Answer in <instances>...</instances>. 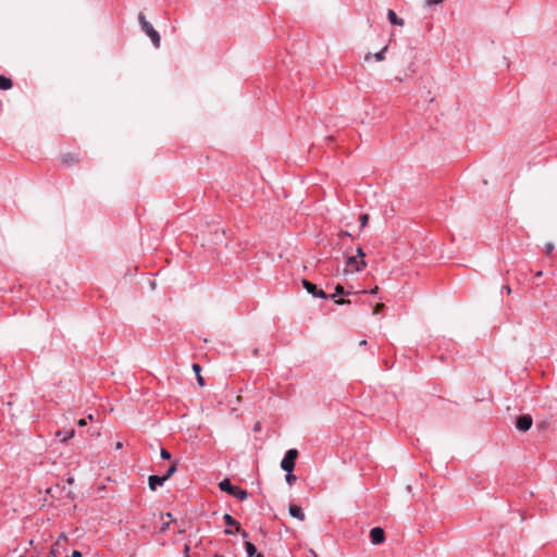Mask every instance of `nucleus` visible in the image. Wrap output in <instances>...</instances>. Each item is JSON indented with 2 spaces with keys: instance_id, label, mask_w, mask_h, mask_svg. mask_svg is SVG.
<instances>
[{
  "instance_id": "nucleus-1",
  "label": "nucleus",
  "mask_w": 557,
  "mask_h": 557,
  "mask_svg": "<svg viewBox=\"0 0 557 557\" xmlns=\"http://www.w3.org/2000/svg\"><path fill=\"white\" fill-rule=\"evenodd\" d=\"M138 21L140 23L143 32L150 38L152 45L156 48L160 47L161 38L159 33L153 28V26L146 20L143 13L139 14Z\"/></svg>"
},
{
  "instance_id": "nucleus-2",
  "label": "nucleus",
  "mask_w": 557,
  "mask_h": 557,
  "mask_svg": "<svg viewBox=\"0 0 557 557\" xmlns=\"http://www.w3.org/2000/svg\"><path fill=\"white\" fill-rule=\"evenodd\" d=\"M219 487L221 491L233 495L234 497L244 500L248 498V493L245 490L239 488L236 485H233L228 479H224L219 483Z\"/></svg>"
},
{
  "instance_id": "nucleus-3",
  "label": "nucleus",
  "mask_w": 557,
  "mask_h": 557,
  "mask_svg": "<svg viewBox=\"0 0 557 557\" xmlns=\"http://www.w3.org/2000/svg\"><path fill=\"white\" fill-rule=\"evenodd\" d=\"M298 451L297 449H288L281 461V468L286 472H293L295 468V461L297 459Z\"/></svg>"
},
{
  "instance_id": "nucleus-4",
  "label": "nucleus",
  "mask_w": 557,
  "mask_h": 557,
  "mask_svg": "<svg viewBox=\"0 0 557 557\" xmlns=\"http://www.w3.org/2000/svg\"><path fill=\"white\" fill-rule=\"evenodd\" d=\"M367 263L364 259H358V257L350 256L346 261V272H359L366 268Z\"/></svg>"
},
{
  "instance_id": "nucleus-5",
  "label": "nucleus",
  "mask_w": 557,
  "mask_h": 557,
  "mask_svg": "<svg viewBox=\"0 0 557 557\" xmlns=\"http://www.w3.org/2000/svg\"><path fill=\"white\" fill-rule=\"evenodd\" d=\"M223 519L226 523V525L228 527L227 529H225V533L226 534H234V531L232 529H230L231 527H235L236 528V531L237 532H240V535L244 537V539H247L248 537V533L246 531H242L240 530V525L239 523L230 515V513H225L223 516Z\"/></svg>"
},
{
  "instance_id": "nucleus-6",
  "label": "nucleus",
  "mask_w": 557,
  "mask_h": 557,
  "mask_svg": "<svg viewBox=\"0 0 557 557\" xmlns=\"http://www.w3.org/2000/svg\"><path fill=\"white\" fill-rule=\"evenodd\" d=\"M302 285L304 287L307 289V292L309 294H311L313 297H318V298H323V299H326L329 296L325 294L324 290L322 289H319L317 287V285H314L313 283L307 281V280H304L302 281Z\"/></svg>"
},
{
  "instance_id": "nucleus-7",
  "label": "nucleus",
  "mask_w": 557,
  "mask_h": 557,
  "mask_svg": "<svg viewBox=\"0 0 557 557\" xmlns=\"http://www.w3.org/2000/svg\"><path fill=\"white\" fill-rule=\"evenodd\" d=\"M370 540L373 545H379L384 542L385 533L380 527H374L370 531Z\"/></svg>"
},
{
  "instance_id": "nucleus-8",
  "label": "nucleus",
  "mask_w": 557,
  "mask_h": 557,
  "mask_svg": "<svg viewBox=\"0 0 557 557\" xmlns=\"http://www.w3.org/2000/svg\"><path fill=\"white\" fill-rule=\"evenodd\" d=\"M532 422L533 420L530 414H523L517 419L516 426L519 431L525 432L531 429Z\"/></svg>"
},
{
  "instance_id": "nucleus-9",
  "label": "nucleus",
  "mask_w": 557,
  "mask_h": 557,
  "mask_svg": "<svg viewBox=\"0 0 557 557\" xmlns=\"http://www.w3.org/2000/svg\"><path fill=\"white\" fill-rule=\"evenodd\" d=\"M165 478L163 475H150L148 478V485L151 491H157L159 486H162L165 482Z\"/></svg>"
},
{
  "instance_id": "nucleus-10",
  "label": "nucleus",
  "mask_w": 557,
  "mask_h": 557,
  "mask_svg": "<svg viewBox=\"0 0 557 557\" xmlns=\"http://www.w3.org/2000/svg\"><path fill=\"white\" fill-rule=\"evenodd\" d=\"M289 513L292 517L299 519L300 521L305 520V513L302 511V508L298 505H290L289 506Z\"/></svg>"
},
{
  "instance_id": "nucleus-11",
  "label": "nucleus",
  "mask_w": 557,
  "mask_h": 557,
  "mask_svg": "<svg viewBox=\"0 0 557 557\" xmlns=\"http://www.w3.org/2000/svg\"><path fill=\"white\" fill-rule=\"evenodd\" d=\"M387 18L393 25L403 26L405 24L404 20L398 17L395 11L391 9L387 11Z\"/></svg>"
},
{
  "instance_id": "nucleus-12",
  "label": "nucleus",
  "mask_w": 557,
  "mask_h": 557,
  "mask_svg": "<svg viewBox=\"0 0 557 557\" xmlns=\"http://www.w3.org/2000/svg\"><path fill=\"white\" fill-rule=\"evenodd\" d=\"M57 437L60 438L61 442H66L75 435L74 429L70 430H61L57 432Z\"/></svg>"
},
{
  "instance_id": "nucleus-13",
  "label": "nucleus",
  "mask_w": 557,
  "mask_h": 557,
  "mask_svg": "<svg viewBox=\"0 0 557 557\" xmlns=\"http://www.w3.org/2000/svg\"><path fill=\"white\" fill-rule=\"evenodd\" d=\"M12 87V81L5 76L0 75V89L8 90Z\"/></svg>"
},
{
  "instance_id": "nucleus-14",
  "label": "nucleus",
  "mask_w": 557,
  "mask_h": 557,
  "mask_svg": "<svg viewBox=\"0 0 557 557\" xmlns=\"http://www.w3.org/2000/svg\"><path fill=\"white\" fill-rule=\"evenodd\" d=\"M245 549L248 557H255L258 554L256 546L250 542H245Z\"/></svg>"
},
{
  "instance_id": "nucleus-15",
  "label": "nucleus",
  "mask_w": 557,
  "mask_h": 557,
  "mask_svg": "<svg viewBox=\"0 0 557 557\" xmlns=\"http://www.w3.org/2000/svg\"><path fill=\"white\" fill-rule=\"evenodd\" d=\"M193 370H194V371H195V373H196L198 384H199L200 386H203V385H205V380H203V377L200 375L201 367H200L198 363H194V364H193Z\"/></svg>"
},
{
  "instance_id": "nucleus-16",
  "label": "nucleus",
  "mask_w": 557,
  "mask_h": 557,
  "mask_svg": "<svg viewBox=\"0 0 557 557\" xmlns=\"http://www.w3.org/2000/svg\"><path fill=\"white\" fill-rule=\"evenodd\" d=\"M176 470H177V462L174 461V462H172V465L169 467L165 474L163 475L165 478V480L168 481L176 472Z\"/></svg>"
},
{
  "instance_id": "nucleus-17",
  "label": "nucleus",
  "mask_w": 557,
  "mask_h": 557,
  "mask_svg": "<svg viewBox=\"0 0 557 557\" xmlns=\"http://www.w3.org/2000/svg\"><path fill=\"white\" fill-rule=\"evenodd\" d=\"M61 160L64 163H71V162H75L76 158L72 153H64V154H62Z\"/></svg>"
},
{
  "instance_id": "nucleus-18",
  "label": "nucleus",
  "mask_w": 557,
  "mask_h": 557,
  "mask_svg": "<svg viewBox=\"0 0 557 557\" xmlns=\"http://www.w3.org/2000/svg\"><path fill=\"white\" fill-rule=\"evenodd\" d=\"M359 221H360V226L364 227L369 222V214H367V213L360 214Z\"/></svg>"
},
{
  "instance_id": "nucleus-19",
  "label": "nucleus",
  "mask_w": 557,
  "mask_h": 557,
  "mask_svg": "<svg viewBox=\"0 0 557 557\" xmlns=\"http://www.w3.org/2000/svg\"><path fill=\"white\" fill-rule=\"evenodd\" d=\"M349 293H346L343 288V286L341 285H337L336 288H335V294H333L331 297L334 298L336 296H341V295H348Z\"/></svg>"
},
{
  "instance_id": "nucleus-20",
  "label": "nucleus",
  "mask_w": 557,
  "mask_h": 557,
  "mask_svg": "<svg viewBox=\"0 0 557 557\" xmlns=\"http://www.w3.org/2000/svg\"><path fill=\"white\" fill-rule=\"evenodd\" d=\"M385 50H386V47L383 48L381 51H379L377 53L374 54V58H375L376 61H383L384 60V58H385V55H384Z\"/></svg>"
},
{
  "instance_id": "nucleus-21",
  "label": "nucleus",
  "mask_w": 557,
  "mask_h": 557,
  "mask_svg": "<svg viewBox=\"0 0 557 557\" xmlns=\"http://www.w3.org/2000/svg\"><path fill=\"white\" fill-rule=\"evenodd\" d=\"M160 456L162 459H165V460L171 459V454L165 448H161Z\"/></svg>"
},
{
  "instance_id": "nucleus-22",
  "label": "nucleus",
  "mask_w": 557,
  "mask_h": 557,
  "mask_svg": "<svg viewBox=\"0 0 557 557\" xmlns=\"http://www.w3.org/2000/svg\"><path fill=\"white\" fill-rule=\"evenodd\" d=\"M296 481V476L292 472H287L286 482L292 485Z\"/></svg>"
},
{
  "instance_id": "nucleus-23",
  "label": "nucleus",
  "mask_w": 557,
  "mask_h": 557,
  "mask_svg": "<svg viewBox=\"0 0 557 557\" xmlns=\"http://www.w3.org/2000/svg\"><path fill=\"white\" fill-rule=\"evenodd\" d=\"M356 252H357V255L355 257H358V259H364L366 253L361 247H358Z\"/></svg>"
},
{
  "instance_id": "nucleus-24",
  "label": "nucleus",
  "mask_w": 557,
  "mask_h": 557,
  "mask_svg": "<svg viewBox=\"0 0 557 557\" xmlns=\"http://www.w3.org/2000/svg\"><path fill=\"white\" fill-rule=\"evenodd\" d=\"M553 250H554V244L547 243L546 244V253L550 255L553 252Z\"/></svg>"
},
{
  "instance_id": "nucleus-25",
  "label": "nucleus",
  "mask_w": 557,
  "mask_h": 557,
  "mask_svg": "<svg viewBox=\"0 0 557 557\" xmlns=\"http://www.w3.org/2000/svg\"><path fill=\"white\" fill-rule=\"evenodd\" d=\"M444 0H428L426 1V4L428 5H433V4H438V3H442Z\"/></svg>"
},
{
  "instance_id": "nucleus-26",
  "label": "nucleus",
  "mask_w": 557,
  "mask_h": 557,
  "mask_svg": "<svg viewBox=\"0 0 557 557\" xmlns=\"http://www.w3.org/2000/svg\"><path fill=\"white\" fill-rule=\"evenodd\" d=\"M383 306H384L383 304H377V305L375 306V308H374L373 313H374V314L379 313V312L382 310Z\"/></svg>"
},
{
  "instance_id": "nucleus-27",
  "label": "nucleus",
  "mask_w": 557,
  "mask_h": 557,
  "mask_svg": "<svg viewBox=\"0 0 557 557\" xmlns=\"http://www.w3.org/2000/svg\"><path fill=\"white\" fill-rule=\"evenodd\" d=\"M339 236H341V237H350L351 235H350V233H349V232H347V231H342V232L339 233Z\"/></svg>"
},
{
  "instance_id": "nucleus-28",
  "label": "nucleus",
  "mask_w": 557,
  "mask_h": 557,
  "mask_svg": "<svg viewBox=\"0 0 557 557\" xmlns=\"http://www.w3.org/2000/svg\"><path fill=\"white\" fill-rule=\"evenodd\" d=\"M77 424L79 426H85L87 424V421H86V419H81V420H78Z\"/></svg>"
},
{
  "instance_id": "nucleus-29",
  "label": "nucleus",
  "mask_w": 557,
  "mask_h": 557,
  "mask_svg": "<svg viewBox=\"0 0 557 557\" xmlns=\"http://www.w3.org/2000/svg\"><path fill=\"white\" fill-rule=\"evenodd\" d=\"M503 290H505L507 294H510V293H511V288H510V286H508V285H504V286H503Z\"/></svg>"
},
{
  "instance_id": "nucleus-30",
  "label": "nucleus",
  "mask_w": 557,
  "mask_h": 557,
  "mask_svg": "<svg viewBox=\"0 0 557 557\" xmlns=\"http://www.w3.org/2000/svg\"><path fill=\"white\" fill-rule=\"evenodd\" d=\"M170 525V522H163L161 530L165 531Z\"/></svg>"
},
{
  "instance_id": "nucleus-31",
  "label": "nucleus",
  "mask_w": 557,
  "mask_h": 557,
  "mask_svg": "<svg viewBox=\"0 0 557 557\" xmlns=\"http://www.w3.org/2000/svg\"><path fill=\"white\" fill-rule=\"evenodd\" d=\"M537 277L542 276L543 275V272L542 271H537L536 274H535Z\"/></svg>"
},
{
  "instance_id": "nucleus-32",
  "label": "nucleus",
  "mask_w": 557,
  "mask_h": 557,
  "mask_svg": "<svg viewBox=\"0 0 557 557\" xmlns=\"http://www.w3.org/2000/svg\"><path fill=\"white\" fill-rule=\"evenodd\" d=\"M338 305L345 304L346 301L344 299H339L336 301Z\"/></svg>"
},
{
  "instance_id": "nucleus-33",
  "label": "nucleus",
  "mask_w": 557,
  "mask_h": 557,
  "mask_svg": "<svg viewBox=\"0 0 557 557\" xmlns=\"http://www.w3.org/2000/svg\"><path fill=\"white\" fill-rule=\"evenodd\" d=\"M377 289H379L377 287L373 288V289L371 290V294H376V293H377Z\"/></svg>"
},
{
  "instance_id": "nucleus-34",
  "label": "nucleus",
  "mask_w": 557,
  "mask_h": 557,
  "mask_svg": "<svg viewBox=\"0 0 557 557\" xmlns=\"http://www.w3.org/2000/svg\"><path fill=\"white\" fill-rule=\"evenodd\" d=\"M115 447H116V449H120V448L122 447V443H120V442H119V443H116V446H115Z\"/></svg>"
},
{
  "instance_id": "nucleus-35",
  "label": "nucleus",
  "mask_w": 557,
  "mask_h": 557,
  "mask_svg": "<svg viewBox=\"0 0 557 557\" xmlns=\"http://www.w3.org/2000/svg\"><path fill=\"white\" fill-rule=\"evenodd\" d=\"M366 344H367V341H366V339H363V341H361V342H360V345H361V346H364Z\"/></svg>"
},
{
  "instance_id": "nucleus-36",
  "label": "nucleus",
  "mask_w": 557,
  "mask_h": 557,
  "mask_svg": "<svg viewBox=\"0 0 557 557\" xmlns=\"http://www.w3.org/2000/svg\"><path fill=\"white\" fill-rule=\"evenodd\" d=\"M184 555H186V557H188V547L186 546V549L184 552Z\"/></svg>"
},
{
  "instance_id": "nucleus-37",
  "label": "nucleus",
  "mask_w": 557,
  "mask_h": 557,
  "mask_svg": "<svg viewBox=\"0 0 557 557\" xmlns=\"http://www.w3.org/2000/svg\"><path fill=\"white\" fill-rule=\"evenodd\" d=\"M255 557H264L262 554L258 553Z\"/></svg>"
},
{
  "instance_id": "nucleus-38",
  "label": "nucleus",
  "mask_w": 557,
  "mask_h": 557,
  "mask_svg": "<svg viewBox=\"0 0 557 557\" xmlns=\"http://www.w3.org/2000/svg\"><path fill=\"white\" fill-rule=\"evenodd\" d=\"M255 430H259V423L256 424Z\"/></svg>"
},
{
  "instance_id": "nucleus-39",
  "label": "nucleus",
  "mask_w": 557,
  "mask_h": 557,
  "mask_svg": "<svg viewBox=\"0 0 557 557\" xmlns=\"http://www.w3.org/2000/svg\"><path fill=\"white\" fill-rule=\"evenodd\" d=\"M214 557H224V556H222V555H219V554H215V555H214Z\"/></svg>"
},
{
  "instance_id": "nucleus-40",
  "label": "nucleus",
  "mask_w": 557,
  "mask_h": 557,
  "mask_svg": "<svg viewBox=\"0 0 557 557\" xmlns=\"http://www.w3.org/2000/svg\"><path fill=\"white\" fill-rule=\"evenodd\" d=\"M46 557H52V556H46Z\"/></svg>"
}]
</instances>
